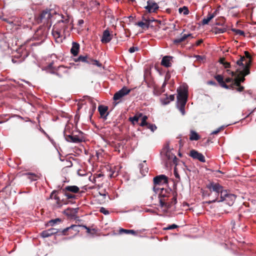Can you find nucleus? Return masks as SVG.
Instances as JSON below:
<instances>
[{"instance_id": "1a4fd4ad", "label": "nucleus", "mask_w": 256, "mask_h": 256, "mask_svg": "<svg viewBox=\"0 0 256 256\" xmlns=\"http://www.w3.org/2000/svg\"><path fill=\"white\" fill-rule=\"evenodd\" d=\"M76 62L80 61L84 62L87 63L88 64H92V65L96 66L98 67H101L102 66V64L100 63L98 61L94 60L92 58L86 56H80L77 60H75Z\"/></svg>"}, {"instance_id": "58836bf2", "label": "nucleus", "mask_w": 256, "mask_h": 256, "mask_svg": "<svg viewBox=\"0 0 256 256\" xmlns=\"http://www.w3.org/2000/svg\"><path fill=\"white\" fill-rule=\"evenodd\" d=\"M178 12L180 14L183 13L184 15H187L189 13V10L188 7L184 6L178 9Z\"/></svg>"}, {"instance_id": "2f4dec72", "label": "nucleus", "mask_w": 256, "mask_h": 256, "mask_svg": "<svg viewBox=\"0 0 256 256\" xmlns=\"http://www.w3.org/2000/svg\"><path fill=\"white\" fill-rule=\"evenodd\" d=\"M52 232H50L49 229L44 230L42 231L40 234V236L42 238H47L52 236Z\"/></svg>"}, {"instance_id": "f257e3e1", "label": "nucleus", "mask_w": 256, "mask_h": 256, "mask_svg": "<svg viewBox=\"0 0 256 256\" xmlns=\"http://www.w3.org/2000/svg\"><path fill=\"white\" fill-rule=\"evenodd\" d=\"M81 192L76 186H68L59 190H53L50 199L54 200L56 206L60 207L64 204L73 203L72 200L77 198L76 194Z\"/></svg>"}, {"instance_id": "423d86ee", "label": "nucleus", "mask_w": 256, "mask_h": 256, "mask_svg": "<svg viewBox=\"0 0 256 256\" xmlns=\"http://www.w3.org/2000/svg\"><path fill=\"white\" fill-rule=\"evenodd\" d=\"M144 210H140L139 212H150L154 214H156L160 216L163 217H173L174 216V212L170 211L168 209H162V214H160V209H144Z\"/></svg>"}, {"instance_id": "f704fd0d", "label": "nucleus", "mask_w": 256, "mask_h": 256, "mask_svg": "<svg viewBox=\"0 0 256 256\" xmlns=\"http://www.w3.org/2000/svg\"><path fill=\"white\" fill-rule=\"evenodd\" d=\"M86 97L88 98V101L90 102L92 105L91 114L90 116L91 117L92 115L93 112L95 111L96 109V104L93 102L91 98L88 96H87Z\"/></svg>"}, {"instance_id": "f03ea898", "label": "nucleus", "mask_w": 256, "mask_h": 256, "mask_svg": "<svg viewBox=\"0 0 256 256\" xmlns=\"http://www.w3.org/2000/svg\"><path fill=\"white\" fill-rule=\"evenodd\" d=\"M244 60V58L242 57L236 62V64L240 68H238L236 72L239 73V74L242 76L240 77L238 76L234 78V82L229 86L230 89H234L235 86L240 85V83L243 82L245 80L244 76L250 73V60H248L247 62H246L245 64H244L243 61Z\"/></svg>"}, {"instance_id": "473e14b6", "label": "nucleus", "mask_w": 256, "mask_h": 256, "mask_svg": "<svg viewBox=\"0 0 256 256\" xmlns=\"http://www.w3.org/2000/svg\"><path fill=\"white\" fill-rule=\"evenodd\" d=\"M150 24L148 22H138L136 24L144 30H147L150 26Z\"/></svg>"}, {"instance_id": "774afa93", "label": "nucleus", "mask_w": 256, "mask_h": 256, "mask_svg": "<svg viewBox=\"0 0 256 256\" xmlns=\"http://www.w3.org/2000/svg\"><path fill=\"white\" fill-rule=\"evenodd\" d=\"M79 227H82L83 228H84L85 230L87 229L88 227L85 224H80V226Z\"/></svg>"}, {"instance_id": "e2e57ef3", "label": "nucleus", "mask_w": 256, "mask_h": 256, "mask_svg": "<svg viewBox=\"0 0 256 256\" xmlns=\"http://www.w3.org/2000/svg\"><path fill=\"white\" fill-rule=\"evenodd\" d=\"M212 194L210 192L209 193L208 192H203V196H211Z\"/></svg>"}, {"instance_id": "8fccbe9b", "label": "nucleus", "mask_w": 256, "mask_h": 256, "mask_svg": "<svg viewBox=\"0 0 256 256\" xmlns=\"http://www.w3.org/2000/svg\"><path fill=\"white\" fill-rule=\"evenodd\" d=\"M52 34L56 38H59L60 36V32L58 30H53Z\"/></svg>"}, {"instance_id": "20e7f679", "label": "nucleus", "mask_w": 256, "mask_h": 256, "mask_svg": "<svg viewBox=\"0 0 256 256\" xmlns=\"http://www.w3.org/2000/svg\"><path fill=\"white\" fill-rule=\"evenodd\" d=\"M206 188L210 190L212 194L214 192V195L213 198H212L211 200L207 202L208 204L217 202L220 198V194L225 190L224 189L223 186L218 183L213 182L206 184Z\"/></svg>"}, {"instance_id": "7c9ffc66", "label": "nucleus", "mask_w": 256, "mask_h": 256, "mask_svg": "<svg viewBox=\"0 0 256 256\" xmlns=\"http://www.w3.org/2000/svg\"><path fill=\"white\" fill-rule=\"evenodd\" d=\"M214 17V14H211L210 13H208V14L206 18H204L202 22V23L203 25H206L208 24L210 21L212 20Z\"/></svg>"}, {"instance_id": "b1692460", "label": "nucleus", "mask_w": 256, "mask_h": 256, "mask_svg": "<svg viewBox=\"0 0 256 256\" xmlns=\"http://www.w3.org/2000/svg\"><path fill=\"white\" fill-rule=\"evenodd\" d=\"M80 50V44L76 42H73L72 44V48L70 49L71 53L74 56L78 55Z\"/></svg>"}, {"instance_id": "052dcab7", "label": "nucleus", "mask_w": 256, "mask_h": 256, "mask_svg": "<svg viewBox=\"0 0 256 256\" xmlns=\"http://www.w3.org/2000/svg\"><path fill=\"white\" fill-rule=\"evenodd\" d=\"M202 42H203V40L202 39H200L198 40L197 42H196L195 45L196 46H198Z\"/></svg>"}, {"instance_id": "4468645a", "label": "nucleus", "mask_w": 256, "mask_h": 256, "mask_svg": "<svg viewBox=\"0 0 256 256\" xmlns=\"http://www.w3.org/2000/svg\"><path fill=\"white\" fill-rule=\"evenodd\" d=\"M153 181L155 186L162 184H166L168 182V178L164 174L155 176L154 178Z\"/></svg>"}, {"instance_id": "864d4df0", "label": "nucleus", "mask_w": 256, "mask_h": 256, "mask_svg": "<svg viewBox=\"0 0 256 256\" xmlns=\"http://www.w3.org/2000/svg\"><path fill=\"white\" fill-rule=\"evenodd\" d=\"M234 88H236L237 91L240 92L244 90V87L241 85H240L238 86H235Z\"/></svg>"}, {"instance_id": "5fc2aeb1", "label": "nucleus", "mask_w": 256, "mask_h": 256, "mask_svg": "<svg viewBox=\"0 0 256 256\" xmlns=\"http://www.w3.org/2000/svg\"><path fill=\"white\" fill-rule=\"evenodd\" d=\"M100 212L104 215H107L110 214V212L108 209H100Z\"/></svg>"}, {"instance_id": "ea45409f", "label": "nucleus", "mask_w": 256, "mask_h": 256, "mask_svg": "<svg viewBox=\"0 0 256 256\" xmlns=\"http://www.w3.org/2000/svg\"><path fill=\"white\" fill-rule=\"evenodd\" d=\"M28 178L32 180L35 181L38 178V176L33 173H28L26 174Z\"/></svg>"}, {"instance_id": "c85d7f7f", "label": "nucleus", "mask_w": 256, "mask_h": 256, "mask_svg": "<svg viewBox=\"0 0 256 256\" xmlns=\"http://www.w3.org/2000/svg\"><path fill=\"white\" fill-rule=\"evenodd\" d=\"M226 28L225 26H222V28L215 27L212 28V32L215 34H220L226 32Z\"/></svg>"}, {"instance_id": "72a5a7b5", "label": "nucleus", "mask_w": 256, "mask_h": 256, "mask_svg": "<svg viewBox=\"0 0 256 256\" xmlns=\"http://www.w3.org/2000/svg\"><path fill=\"white\" fill-rule=\"evenodd\" d=\"M74 224H72L70 226L67 227L62 230H60V234H58V236H66V232H68L71 228H76Z\"/></svg>"}, {"instance_id": "0e129e2a", "label": "nucleus", "mask_w": 256, "mask_h": 256, "mask_svg": "<svg viewBox=\"0 0 256 256\" xmlns=\"http://www.w3.org/2000/svg\"><path fill=\"white\" fill-rule=\"evenodd\" d=\"M220 132V128H218V130H214L212 132V134H218L219 132Z\"/></svg>"}, {"instance_id": "680f3d73", "label": "nucleus", "mask_w": 256, "mask_h": 256, "mask_svg": "<svg viewBox=\"0 0 256 256\" xmlns=\"http://www.w3.org/2000/svg\"><path fill=\"white\" fill-rule=\"evenodd\" d=\"M208 84L214 86H216L217 85L216 83L215 82L212 81V80H210V81L208 82Z\"/></svg>"}, {"instance_id": "4d7b16f0", "label": "nucleus", "mask_w": 256, "mask_h": 256, "mask_svg": "<svg viewBox=\"0 0 256 256\" xmlns=\"http://www.w3.org/2000/svg\"><path fill=\"white\" fill-rule=\"evenodd\" d=\"M142 22H149V24H150V22H152V20L148 18H146L145 17V16H144L142 17Z\"/></svg>"}, {"instance_id": "79ce46f5", "label": "nucleus", "mask_w": 256, "mask_h": 256, "mask_svg": "<svg viewBox=\"0 0 256 256\" xmlns=\"http://www.w3.org/2000/svg\"><path fill=\"white\" fill-rule=\"evenodd\" d=\"M178 228V226L176 224H173L168 225V226L164 228L163 230H171Z\"/></svg>"}, {"instance_id": "a878e982", "label": "nucleus", "mask_w": 256, "mask_h": 256, "mask_svg": "<svg viewBox=\"0 0 256 256\" xmlns=\"http://www.w3.org/2000/svg\"><path fill=\"white\" fill-rule=\"evenodd\" d=\"M170 56H165L163 57L161 62V64L166 68L170 66L171 64L170 62Z\"/></svg>"}, {"instance_id": "a211bd4d", "label": "nucleus", "mask_w": 256, "mask_h": 256, "mask_svg": "<svg viewBox=\"0 0 256 256\" xmlns=\"http://www.w3.org/2000/svg\"><path fill=\"white\" fill-rule=\"evenodd\" d=\"M214 78L217 80L221 87L226 89H230V86L225 83L222 76L220 74L216 75L214 76Z\"/></svg>"}, {"instance_id": "09e8293b", "label": "nucleus", "mask_w": 256, "mask_h": 256, "mask_svg": "<svg viewBox=\"0 0 256 256\" xmlns=\"http://www.w3.org/2000/svg\"><path fill=\"white\" fill-rule=\"evenodd\" d=\"M194 56L196 58V60L199 62H201L206 59L205 56H203L195 55Z\"/></svg>"}, {"instance_id": "4be33fe9", "label": "nucleus", "mask_w": 256, "mask_h": 256, "mask_svg": "<svg viewBox=\"0 0 256 256\" xmlns=\"http://www.w3.org/2000/svg\"><path fill=\"white\" fill-rule=\"evenodd\" d=\"M164 96L165 97L160 98L162 103L164 105L168 104L170 101H173L174 100V94H171L170 96H168L167 94Z\"/></svg>"}, {"instance_id": "dca6fc26", "label": "nucleus", "mask_w": 256, "mask_h": 256, "mask_svg": "<svg viewBox=\"0 0 256 256\" xmlns=\"http://www.w3.org/2000/svg\"><path fill=\"white\" fill-rule=\"evenodd\" d=\"M147 4L148 5L144 8L148 12H155L159 8L158 4L152 0H148Z\"/></svg>"}, {"instance_id": "5701e85b", "label": "nucleus", "mask_w": 256, "mask_h": 256, "mask_svg": "<svg viewBox=\"0 0 256 256\" xmlns=\"http://www.w3.org/2000/svg\"><path fill=\"white\" fill-rule=\"evenodd\" d=\"M146 162V161L144 160L142 163L140 164L138 166L140 172L143 176H146V174L148 172V168L147 167Z\"/></svg>"}, {"instance_id": "0eeeda50", "label": "nucleus", "mask_w": 256, "mask_h": 256, "mask_svg": "<svg viewBox=\"0 0 256 256\" xmlns=\"http://www.w3.org/2000/svg\"><path fill=\"white\" fill-rule=\"evenodd\" d=\"M164 158L166 160V164H167L171 165L172 163L176 164L178 159L176 156L172 152L168 146H167L164 149Z\"/></svg>"}, {"instance_id": "69168bd1", "label": "nucleus", "mask_w": 256, "mask_h": 256, "mask_svg": "<svg viewBox=\"0 0 256 256\" xmlns=\"http://www.w3.org/2000/svg\"><path fill=\"white\" fill-rule=\"evenodd\" d=\"M227 72L230 73L232 76H236V72H232L230 70H227Z\"/></svg>"}, {"instance_id": "412c9836", "label": "nucleus", "mask_w": 256, "mask_h": 256, "mask_svg": "<svg viewBox=\"0 0 256 256\" xmlns=\"http://www.w3.org/2000/svg\"><path fill=\"white\" fill-rule=\"evenodd\" d=\"M188 38H192V34H184L180 38L174 39L173 40V43L175 44H178L181 42H184Z\"/></svg>"}, {"instance_id": "9d476101", "label": "nucleus", "mask_w": 256, "mask_h": 256, "mask_svg": "<svg viewBox=\"0 0 256 256\" xmlns=\"http://www.w3.org/2000/svg\"><path fill=\"white\" fill-rule=\"evenodd\" d=\"M83 134L82 132H79L78 134H73L66 136L67 142L73 143H80L84 140Z\"/></svg>"}, {"instance_id": "37998d69", "label": "nucleus", "mask_w": 256, "mask_h": 256, "mask_svg": "<svg viewBox=\"0 0 256 256\" xmlns=\"http://www.w3.org/2000/svg\"><path fill=\"white\" fill-rule=\"evenodd\" d=\"M148 120V116H144L142 117V122H141V123L140 124V126H146L148 122H146V120Z\"/></svg>"}, {"instance_id": "aec40b11", "label": "nucleus", "mask_w": 256, "mask_h": 256, "mask_svg": "<svg viewBox=\"0 0 256 256\" xmlns=\"http://www.w3.org/2000/svg\"><path fill=\"white\" fill-rule=\"evenodd\" d=\"M50 72L56 74L60 78H62V73L67 74L68 72V70L63 66H60L58 67L56 72L52 70Z\"/></svg>"}, {"instance_id": "49530a36", "label": "nucleus", "mask_w": 256, "mask_h": 256, "mask_svg": "<svg viewBox=\"0 0 256 256\" xmlns=\"http://www.w3.org/2000/svg\"><path fill=\"white\" fill-rule=\"evenodd\" d=\"M48 229L50 232H52V236L56 235L58 233L60 232V229H57V228H50Z\"/></svg>"}, {"instance_id": "338daca9", "label": "nucleus", "mask_w": 256, "mask_h": 256, "mask_svg": "<svg viewBox=\"0 0 256 256\" xmlns=\"http://www.w3.org/2000/svg\"><path fill=\"white\" fill-rule=\"evenodd\" d=\"M180 112H182V114H184V108H182V105H180Z\"/></svg>"}, {"instance_id": "6e6552de", "label": "nucleus", "mask_w": 256, "mask_h": 256, "mask_svg": "<svg viewBox=\"0 0 256 256\" xmlns=\"http://www.w3.org/2000/svg\"><path fill=\"white\" fill-rule=\"evenodd\" d=\"M52 16L50 10H43L38 18V22L43 23L44 24H46L47 26L50 24V22Z\"/></svg>"}, {"instance_id": "de8ad7c7", "label": "nucleus", "mask_w": 256, "mask_h": 256, "mask_svg": "<svg viewBox=\"0 0 256 256\" xmlns=\"http://www.w3.org/2000/svg\"><path fill=\"white\" fill-rule=\"evenodd\" d=\"M232 30L233 32H234L236 33V34H239L240 36H244V32L242 30H240L238 29L233 28V29H232Z\"/></svg>"}, {"instance_id": "cd10ccee", "label": "nucleus", "mask_w": 256, "mask_h": 256, "mask_svg": "<svg viewBox=\"0 0 256 256\" xmlns=\"http://www.w3.org/2000/svg\"><path fill=\"white\" fill-rule=\"evenodd\" d=\"M200 135L194 130H190V140H198L200 139Z\"/></svg>"}, {"instance_id": "f3484780", "label": "nucleus", "mask_w": 256, "mask_h": 256, "mask_svg": "<svg viewBox=\"0 0 256 256\" xmlns=\"http://www.w3.org/2000/svg\"><path fill=\"white\" fill-rule=\"evenodd\" d=\"M113 38L112 34H110V32L108 29L104 30L102 33V35L101 38V42L102 44H107L110 42Z\"/></svg>"}, {"instance_id": "2eb2a0df", "label": "nucleus", "mask_w": 256, "mask_h": 256, "mask_svg": "<svg viewBox=\"0 0 256 256\" xmlns=\"http://www.w3.org/2000/svg\"><path fill=\"white\" fill-rule=\"evenodd\" d=\"M130 90L128 89L126 87H124L120 90L116 92L114 96V100H120L124 96L128 94L130 92Z\"/></svg>"}, {"instance_id": "4c0bfd02", "label": "nucleus", "mask_w": 256, "mask_h": 256, "mask_svg": "<svg viewBox=\"0 0 256 256\" xmlns=\"http://www.w3.org/2000/svg\"><path fill=\"white\" fill-rule=\"evenodd\" d=\"M220 64H222L225 68H229L230 67V62H226L225 58H220L219 60Z\"/></svg>"}, {"instance_id": "c9c22d12", "label": "nucleus", "mask_w": 256, "mask_h": 256, "mask_svg": "<svg viewBox=\"0 0 256 256\" xmlns=\"http://www.w3.org/2000/svg\"><path fill=\"white\" fill-rule=\"evenodd\" d=\"M72 130L70 129V127L69 126H66L64 132V134L65 138V139H66V136L68 135H72Z\"/></svg>"}, {"instance_id": "6e6d98bb", "label": "nucleus", "mask_w": 256, "mask_h": 256, "mask_svg": "<svg viewBox=\"0 0 256 256\" xmlns=\"http://www.w3.org/2000/svg\"><path fill=\"white\" fill-rule=\"evenodd\" d=\"M118 172H116L114 170V171L112 172V173L111 174H110V178H115V177L117 176H118Z\"/></svg>"}, {"instance_id": "a18cd8bd", "label": "nucleus", "mask_w": 256, "mask_h": 256, "mask_svg": "<svg viewBox=\"0 0 256 256\" xmlns=\"http://www.w3.org/2000/svg\"><path fill=\"white\" fill-rule=\"evenodd\" d=\"M146 126L148 128L150 129L152 132H154L157 128L155 124L150 123H148Z\"/></svg>"}, {"instance_id": "13d9d810", "label": "nucleus", "mask_w": 256, "mask_h": 256, "mask_svg": "<svg viewBox=\"0 0 256 256\" xmlns=\"http://www.w3.org/2000/svg\"><path fill=\"white\" fill-rule=\"evenodd\" d=\"M225 82V83L227 82V83H230V82H232H232H234V80H233V79L232 78H226L225 80H224Z\"/></svg>"}, {"instance_id": "c756f323", "label": "nucleus", "mask_w": 256, "mask_h": 256, "mask_svg": "<svg viewBox=\"0 0 256 256\" xmlns=\"http://www.w3.org/2000/svg\"><path fill=\"white\" fill-rule=\"evenodd\" d=\"M206 210V212H204V214H208L214 217H219L220 216V214H216L214 209H202V210Z\"/></svg>"}, {"instance_id": "c03bdc74", "label": "nucleus", "mask_w": 256, "mask_h": 256, "mask_svg": "<svg viewBox=\"0 0 256 256\" xmlns=\"http://www.w3.org/2000/svg\"><path fill=\"white\" fill-rule=\"evenodd\" d=\"M142 116V114H140L138 116H134L132 118H130V120L134 123V122H138V121L139 118Z\"/></svg>"}, {"instance_id": "9b49d317", "label": "nucleus", "mask_w": 256, "mask_h": 256, "mask_svg": "<svg viewBox=\"0 0 256 256\" xmlns=\"http://www.w3.org/2000/svg\"><path fill=\"white\" fill-rule=\"evenodd\" d=\"M188 98V92L186 90L178 92L177 96L178 102L180 105H182V108L185 107Z\"/></svg>"}, {"instance_id": "39448f33", "label": "nucleus", "mask_w": 256, "mask_h": 256, "mask_svg": "<svg viewBox=\"0 0 256 256\" xmlns=\"http://www.w3.org/2000/svg\"><path fill=\"white\" fill-rule=\"evenodd\" d=\"M236 198V196L232 194H230L227 190H224L223 192L220 194V198L217 200L218 202H225L229 206H232Z\"/></svg>"}, {"instance_id": "ddd939ff", "label": "nucleus", "mask_w": 256, "mask_h": 256, "mask_svg": "<svg viewBox=\"0 0 256 256\" xmlns=\"http://www.w3.org/2000/svg\"><path fill=\"white\" fill-rule=\"evenodd\" d=\"M189 156L193 159L198 160L200 162H204L206 159L204 156L200 152L195 150H192L190 151Z\"/></svg>"}, {"instance_id": "6ab92c4d", "label": "nucleus", "mask_w": 256, "mask_h": 256, "mask_svg": "<svg viewBox=\"0 0 256 256\" xmlns=\"http://www.w3.org/2000/svg\"><path fill=\"white\" fill-rule=\"evenodd\" d=\"M98 110L100 115V117L106 120L107 118V116L108 114V112H107L108 110V106L100 105L98 106Z\"/></svg>"}, {"instance_id": "bb28decb", "label": "nucleus", "mask_w": 256, "mask_h": 256, "mask_svg": "<svg viewBox=\"0 0 256 256\" xmlns=\"http://www.w3.org/2000/svg\"><path fill=\"white\" fill-rule=\"evenodd\" d=\"M62 222V219L60 218H56L54 219H52V220H50L45 225L46 226H55L56 224H57L58 222Z\"/></svg>"}, {"instance_id": "bf43d9fd", "label": "nucleus", "mask_w": 256, "mask_h": 256, "mask_svg": "<svg viewBox=\"0 0 256 256\" xmlns=\"http://www.w3.org/2000/svg\"><path fill=\"white\" fill-rule=\"evenodd\" d=\"M76 226V228H71V229L73 230H74L76 232L78 233L80 232V230L78 229L80 224H74Z\"/></svg>"}, {"instance_id": "393cba45", "label": "nucleus", "mask_w": 256, "mask_h": 256, "mask_svg": "<svg viewBox=\"0 0 256 256\" xmlns=\"http://www.w3.org/2000/svg\"><path fill=\"white\" fill-rule=\"evenodd\" d=\"M132 234L134 236H136L137 233L134 230H126L123 228H120L118 234Z\"/></svg>"}, {"instance_id": "a19ab883", "label": "nucleus", "mask_w": 256, "mask_h": 256, "mask_svg": "<svg viewBox=\"0 0 256 256\" xmlns=\"http://www.w3.org/2000/svg\"><path fill=\"white\" fill-rule=\"evenodd\" d=\"M24 60V58H20L19 56H14L12 58V62L14 64H20L23 62Z\"/></svg>"}, {"instance_id": "e433bc0d", "label": "nucleus", "mask_w": 256, "mask_h": 256, "mask_svg": "<svg viewBox=\"0 0 256 256\" xmlns=\"http://www.w3.org/2000/svg\"><path fill=\"white\" fill-rule=\"evenodd\" d=\"M244 58L245 60L243 61V64H245L246 62H247L248 60H250V64H252V60H251V56L250 54L248 51L244 52V56H240V58Z\"/></svg>"}, {"instance_id": "f8f14e48", "label": "nucleus", "mask_w": 256, "mask_h": 256, "mask_svg": "<svg viewBox=\"0 0 256 256\" xmlns=\"http://www.w3.org/2000/svg\"><path fill=\"white\" fill-rule=\"evenodd\" d=\"M79 209H64L62 212L64 214L66 215L68 218L74 219L77 221H80L79 217L76 216Z\"/></svg>"}, {"instance_id": "603ef678", "label": "nucleus", "mask_w": 256, "mask_h": 256, "mask_svg": "<svg viewBox=\"0 0 256 256\" xmlns=\"http://www.w3.org/2000/svg\"><path fill=\"white\" fill-rule=\"evenodd\" d=\"M136 210V209H129L128 210H119V211H117L116 212L117 213H128V212H132L133 211H135Z\"/></svg>"}, {"instance_id": "3c124183", "label": "nucleus", "mask_w": 256, "mask_h": 256, "mask_svg": "<svg viewBox=\"0 0 256 256\" xmlns=\"http://www.w3.org/2000/svg\"><path fill=\"white\" fill-rule=\"evenodd\" d=\"M138 48L137 46H132L129 48L128 52L130 53H133L136 51H138Z\"/></svg>"}, {"instance_id": "7ed1b4c3", "label": "nucleus", "mask_w": 256, "mask_h": 256, "mask_svg": "<svg viewBox=\"0 0 256 256\" xmlns=\"http://www.w3.org/2000/svg\"><path fill=\"white\" fill-rule=\"evenodd\" d=\"M170 194V190L166 189L164 188H160V192H159V202L160 206L162 207L166 206L168 208L172 206V204H174L176 202V198L173 196L171 199V202L168 201V198Z\"/></svg>"}]
</instances>
